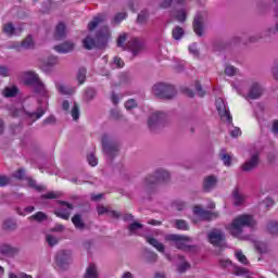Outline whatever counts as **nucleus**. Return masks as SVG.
<instances>
[{"mask_svg":"<svg viewBox=\"0 0 278 278\" xmlns=\"http://www.w3.org/2000/svg\"><path fill=\"white\" fill-rule=\"evenodd\" d=\"M151 92L153 97L162 99L163 101H170L177 97V89H175V86L166 83L154 84L151 88Z\"/></svg>","mask_w":278,"mask_h":278,"instance_id":"obj_4","label":"nucleus"},{"mask_svg":"<svg viewBox=\"0 0 278 278\" xmlns=\"http://www.w3.org/2000/svg\"><path fill=\"white\" fill-rule=\"evenodd\" d=\"M71 114H72L73 121H79V104H77V102H74Z\"/></svg>","mask_w":278,"mask_h":278,"instance_id":"obj_48","label":"nucleus"},{"mask_svg":"<svg viewBox=\"0 0 278 278\" xmlns=\"http://www.w3.org/2000/svg\"><path fill=\"white\" fill-rule=\"evenodd\" d=\"M235 255L238 262H240L241 264H244V265L249 264V260L247 258V255L242 253V251H237Z\"/></svg>","mask_w":278,"mask_h":278,"instance_id":"obj_51","label":"nucleus"},{"mask_svg":"<svg viewBox=\"0 0 278 278\" xmlns=\"http://www.w3.org/2000/svg\"><path fill=\"white\" fill-rule=\"evenodd\" d=\"M87 161L90 164V166H97L99 164V160L94 155V153H90L87 155Z\"/></svg>","mask_w":278,"mask_h":278,"instance_id":"obj_55","label":"nucleus"},{"mask_svg":"<svg viewBox=\"0 0 278 278\" xmlns=\"http://www.w3.org/2000/svg\"><path fill=\"white\" fill-rule=\"evenodd\" d=\"M26 181L28 182L29 188H33L34 190H37V192H42V190H45L43 186H38L36 184V180H34L33 178H26Z\"/></svg>","mask_w":278,"mask_h":278,"instance_id":"obj_44","label":"nucleus"},{"mask_svg":"<svg viewBox=\"0 0 278 278\" xmlns=\"http://www.w3.org/2000/svg\"><path fill=\"white\" fill-rule=\"evenodd\" d=\"M193 214L199 216L202 220H213V218H218V212L205 211L201 206H194Z\"/></svg>","mask_w":278,"mask_h":278,"instance_id":"obj_15","label":"nucleus"},{"mask_svg":"<svg viewBox=\"0 0 278 278\" xmlns=\"http://www.w3.org/2000/svg\"><path fill=\"white\" fill-rule=\"evenodd\" d=\"M141 229H144V225L141 223L134 222L128 225L129 236H138V232L141 231Z\"/></svg>","mask_w":278,"mask_h":278,"instance_id":"obj_33","label":"nucleus"},{"mask_svg":"<svg viewBox=\"0 0 278 278\" xmlns=\"http://www.w3.org/2000/svg\"><path fill=\"white\" fill-rule=\"evenodd\" d=\"M215 105H216L218 115L220 117V121H223V123H227V125H232L233 117L231 116L229 109H227V104H225V100H223V98H218L215 102Z\"/></svg>","mask_w":278,"mask_h":278,"instance_id":"obj_10","label":"nucleus"},{"mask_svg":"<svg viewBox=\"0 0 278 278\" xmlns=\"http://www.w3.org/2000/svg\"><path fill=\"white\" fill-rule=\"evenodd\" d=\"M117 47H121L124 51H131L134 58L140 55V53L144 51V43L142 41L138 38L127 36H119L117 38Z\"/></svg>","mask_w":278,"mask_h":278,"instance_id":"obj_3","label":"nucleus"},{"mask_svg":"<svg viewBox=\"0 0 278 278\" xmlns=\"http://www.w3.org/2000/svg\"><path fill=\"white\" fill-rule=\"evenodd\" d=\"M3 31H4V34H8L9 36H18V34H22L23 28L14 27V24L12 22H9L3 25Z\"/></svg>","mask_w":278,"mask_h":278,"instance_id":"obj_27","label":"nucleus"},{"mask_svg":"<svg viewBox=\"0 0 278 278\" xmlns=\"http://www.w3.org/2000/svg\"><path fill=\"white\" fill-rule=\"evenodd\" d=\"M195 92L198 97H203L205 94V90H203V86H201V81H195Z\"/></svg>","mask_w":278,"mask_h":278,"instance_id":"obj_56","label":"nucleus"},{"mask_svg":"<svg viewBox=\"0 0 278 278\" xmlns=\"http://www.w3.org/2000/svg\"><path fill=\"white\" fill-rule=\"evenodd\" d=\"M178 260L180 261V263L177 266L178 273L184 274V273H186V270H190V268H192L190 263L188 261H186L185 256L178 255Z\"/></svg>","mask_w":278,"mask_h":278,"instance_id":"obj_29","label":"nucleus"},{"mask_svg":"<svg viewBox=\"0 0 278 278\" xmlns=\"http://www.w3.org/2000/svg\"><path fill=\"white\" fill-rule=\"evenodd\" d=\"M218 186V178L214 175L205 176L202 182L203 192H212Z\"/></svg>","mask_w":278,"mask_h":278,"instance_id":"obj_17","label":"nucleus"},{"mask_svg":"<svg viewBox=\"0 0 278 278\" xmlns=\"http://www.w3.org/2000/svg\"><path fill=\"white\" fill-rule=\"evenodd\" d=\"M0 76L10 77V68H8L5 65H0Z\"/></svg>","mask_w":278,"mask_h":278,"instance_id":"obj_59","label":"nucleus"},{"mask_svg":"<svg viewBox=\"0 0 278 278\" xmlns=\"http://www.w3.org/2000/svg\"><path fill=\"white\" fill-rule=\"evenodd\" d=\"M266 231L270 233V236H278V222L269 220L266 225Z\"/></svg>","mask_w":278,"mask_h":278,"instance_id":"obj_36","label":"nucleus"},{"mask_svg":"<svg viewBox=\"0 0 278 278\" xmlns=\"http://www.w3.org/2000/svg\"><path fill=\"white\" fill-rule=\"evenodd\" d=\"M110 27L102 26L101 29L98 31L97 36H110Z\"/></svg>","mask_w":278,"mask_h":278,"instance_id":"obj_62","label":"nucleus"},{"mask_svg":"<svg viewBox=\"0 0 278 278\" xmlns=\"http://www.w3.org/2000/svg\"><path fill=\"white\" fill-rule=\"evenodd\" d=\"M264 93V87H262V85L260 83H253L248 98L249 99H260V97H262V94Z\"/></svg>","mask_w":278,"mask_h":278,"instance_id":"obj_22","label":"nucleus"},{"mask_svg":"<svg viewBox=\"0 0 278 278\" xmlns=\"http://www.w3.org/2000/svg\"><path fill=\"white\" fill-rule=\"evenodd\" d=\"M232 275H236L237 277H243V275H249V269L235 266L232 269Z\"/></svg>","mask_w":278,"mask_h":278,"instance_id":"obj_45","label":"nucleus"},{"mask_svg":"<svg viewBox=\"0 0 278 278\" xmlns=\"http://www.w3.org/2000/svg\"><path fill=\"white\" fill-rule=\"evenodd\" d=\"M105 21H108V17L105 16V14L100 13L96 15L87 25L88 31H94V29H97L99 25H103Z\"/></svg>","mask_w":278,"mask_h":278,"instance_id":"obj_20","label":"nucleus"},{"mask_svg":"<svg viewBox=\"0 0 278 278\" xmlns=\"http://www.w3.org/2000/svg\"><path fill=\"white\" fill-rule=\"evenodd\" d=\"M172 36H184V28L176 26L172 31Z\"/></svg>","mask_w":278,"mask_h":278,"instance_id":"obj_64","label":"nucleus"},{"mask_svg":"<svg viewBox=\"0 0 278 278\" xmlns=\"http://www.w3.org/2000/svg\"><path fill=\"white\" fill-rule=\"evenodd\" d=\"M3 97H7L8 99L16 97L18 94V87L13 86V87H7L2 91Z\"/></svg>","mask_w":278,"mask_h":278,"instance_id":"obj_38","label":"nucleus"},{"mask_svg":"<svg viewBox=\"0 0 278 278\" xmlns=\"http://www.w3.org/2000/svg\"><path fill=\"white\" fill-rule=\"evenodd\" d=\"M113 64L115 66V68H123V66H125V61H123V59L115 56L113 60Z\"/></svg>","mask_w":278,"mask_h":278,"instance_id":"obj_57","label":"nucleus"},{"mask_svg":"<svg viewBox=\"0 0 278 278\" xmlns=\"http://www.w3.org/2000/svg\"><path fill=\"white\" fill-rule=\"evenodd\" d=\"M102 151L106 157L114 160L118 155V141L110 135H103L101 139Z\"/></svg>","mask_w":278,"mask_h":278,"instance_id":"obj_7","label":"nucleus"},{"mask_svg":"<svg viewBox=\"0 0 278 278\" xmlns=\"http://www.w3.org/2000/svg\"><path fill=\"white\" fill-rule=\"evenodd\" d=\"M165 241L170 242L172 247H176L180 251H197V245H186V242H192V238L184 235H166Z\"/></svg>","mask_w":278,"mask_h":278,"instance_id":"obj_5","label":"nucleus"},{"mask_svg":"<svg viewBox=\"0 0 278 278\" xmlns=\"http://www.w3.org/2000/svg\"><path fill=\"white\" fill-rule=\"evenodd\" d=\"M49 216L46 215L45 212H37L34 215H31L30 217H28V220L34 222L35 223H45V220H48Z\"/></svg>","mask_w":278,"mask_h":278,"instance_id":"obj_34","label":"nucleus"},{"mask_svg":"<svg viewBox=\"0 0 278 278\" xmlns=\"http://www.w3.org/2000/svg\"><path fill=\"white\" fill-rule=\"evenodd\" d=\"M225 75H228V77H233V75H236V67L227 65L225 68Z\"/></svg>","mask_w":278,"mask_h":278,"instance_id":"obj_58","label":"nucleus"},{"mask_svg":"<svg viewBox=\"0 0 278 278\" xmlns=\"http://www.w3.org/2000/svg\"><path fill=\"white\" fill-rule=\"evenodd\" d=\"M46 241L49 244V247H55L60 242V239L53 235H47L46 236Z\"/></svg>","mask_w":278,"mask_h":278,"instance_id":"obj_49","label":"nucleus"},{"mask_svg":"<svg viewBox=\"0 0 278 278\" xmlns=\"http://www.w3.org/2000/svg\"><path fill=\"white\" fill-rule=\"evenodd\" d=\"M46 112L47 111L42 106H39L37 112H26V114L28 115V118H31L33 123H36L38 118H42V116H45Z\"/></svg>","mask_w":278,"mask_h":278,"instance_id":"obj_32","label":"nucleus"},{"mask_svg":"<svg viewBox=\"0 0 278 278\" xmlns=\"http://www.w3.org/2000/svg\"><path fill=\"white\" fill-rule=\"evenodd\" d=\"M219 159L224 162L225 166H231V155L227 153V150L222 149L219 152Z\"/></svg>","mask_w":278,"mask_h":278,"instance_id":"obj_39","label":"nucleus"},{"mask_svg":"<svg viewBox=\"0 0 278 278\" xmlns=\"http://www.w3.org/2000/svg\"><path fill=\"white\" fill-rule=\"evenodd\" d=\"M137 106H138V104L136 103V100H134V99H130V100L126 101V103H125L126 110H134V108H137Z\"/></svg>","mask_w":278,"mask_h":278,"instance_id":"obj_61","label":"nucleus"},{"mask_svg":"<svg viewBox=\"0 0 278 278\" xmlns=\"http://www.w3.org/2000/svg\"><path fill=\"white\" fill-rule=\"evenodd\" d=\"M96 98L97 89L92 87H87L84 91V101H86V103H90V101H94Z\"/></svg>","mask_w":278,"mask_h":278,"instance_id":"obj_30","label":"nucleus"},{"mask_svg":"<svg viewBox=\"0 0 278 278\" xmlns=\"http://www.w3.org/2000/svg\"><path fill=\"white\" fill-rule=\"evenodd\" d=\"M148 18H149V11L143 10V11H141V12L138 14V16H137V23H139L140 25H142V24L147 23Z\"/></svg>","mask_w":278,"mask_h":278,"instance_id":"obj_42","label":"nucleus"},{"mask_svg":"<svg viewBox=\"0 0 278 278\" xmlns=\"http://www.w3.org/2000/svg\"><path fill=\"white\" fill-rule=\"evenodd\" d=\"M166 123H168V115L162 111H156L148 117V129L153 132L164 129Z\"/></svg>","mask_w":278,"mask_h":278,"instance_id":"obj_6","label":"nucleus"},{"mask_svg":"<svg viewBox=\"0 0 278 278\" xmlns=\"http://www.w3.org/2000/svg\"><path fill=\"white\" fill-rule=\"evenodd\" d=\"M172 175L168 169L159 167L143 179V190L151 193L157 184H169Z\"/></svg>","mask_w":278,"mask_h":278,"instance_id":"obj_2","label":"nucleus"},{"mask_svg":"<svg viewBox=\"0 0 278 278\" xmlns=\"http://www.w3.org/2000/svg\"><path fill=\"white\" fill-rule=\"evenodd\" d=\"M33 92L35 94H38V97H42L43 99L49 98V91L47 90V87L45 86V83L40 79L38 83L31 86Z\"/></svg>","mask_w":278,"mask_h":278,"instance_id":"obj_21","label":"nucleus"},{"mask_svg":"<svg viewBox=\"0 0 278 278\" xmlns=\"http://www.w3.org/2000/svg\"><path fill=\"white\" fill-rule=\"evenodd\" d=\"M225 239V232L220 229L214 228L207 233V240L213 247H220Z\"/></svg>","mask_w":278,"mask_h":278,"instance_id":"obj_12","label":"nucleus"},{"mask_svg":"<svg viewBox=\"0 0 278 278\" xmlns=\"http://www.w3.org/2000/svg\"><path fill=\"white\" fill-rule=\"evenodd\" d=\"M175 225L177 229H182L184 231H188L189 229L188 223L184 219H177Z\"/></svg>","mask_w":278,"mask_h":278,"instance_id":"obj_50","label":"nucleus"},{"mask_svg":"<svg viewBox=\"0 0 278 278\" xmlns=\"http://www.w3.org/2000/svg\"><path fill=\"white\" fill-rule=\"evenodd\" d=\"M143 257L148 264H155L157 262V253L150 250L143 251Z\"/></svg>","mask_w":278,"mask_h":278,"instance_id":"obj_35","label":"nucleus"},{"mask_svg":"<svg viewBox=\"0 0 278 278\" xmlns=\"http://www.w3.org/2000/svg\"><path fill=\"white\" fill-rule=\"evenodd\" d=\"M53 49L56 51V53H73V51H75V42L67 40L55 45Z\"/></svg>","mask_w":278,"mask_h":278,"instance_id":"obj_19","label":"nucleus"},{"mask_svg":"<svg viewBox=\"0 0 278 278\" xmlns=\"http://www.w3.org/2000/svg\"><path fill=\"white\" fill-rule=\"evenodd\" d=\"M62 197V193L55 192V191H49L46 194L41 195V199H60Z\"/></svg>","mask_w":278,"mask_h":278,"instance_id":"obj_53","label":"nucleus"},{"mask_svg":"<svg viewBox=\"0 0 278 278\" xmlns=\"http://www.w3.org/2000/svg\"><path fill=\"white\" fill-rule=\"evenodd\" d=\"M127 18V13L126 12H119L116 13L112 20V25H119L121 22L125 21Z\"/></svg>","mask_w":278,"mask_h":278,"instance_id":"obj_40","label":"nucleus"},{"mask_svg":"<svg viewBox=\"0 0 278 278\" xmlns=\"http://www.w3.org/2000/svg\"><path fill=\"white\" fill-rule=\"evenodd\" d=\"M256 251L258 253H268L269 249H268V244L264 243V242H256L254 244Z\"/></svg>","mask_w":278,"mask_h":278,"instance_id":"obj_46","label":"nucleus"},{"mask_svg":"<svg viewBox=\"0 0 278 278\" xmlns=\"http://www.w3.org/2000/svg\"><path fill=\"white\" fill-rule=\"evenodd\" d=\"M8 49H14L21 53V51H31L36 49V39L31 36L25 37L21 42H14L8 47Z\"/></svg>","mask_w":278,"mask_h":278,"instance_id":"obj_11","label":"nucleus"},{"mask_svg":"<svg viewBox=\"0 0 278 278\" xmlns=\"http://www.w3.org/2000/svg\"><path fill=\"white\" fill-rule=\"evenodd\" d=\"M54 262L61 270H66L68 265L73 262V251L59 250L54 256Z\"/></svg>","mask_w":278,"mask_h":278,"instance_id":"obj_9","label":"nucleus"},{"mask_svg":"<svg viewBox=\"0 0 278 278\" xmlns=\"http://www.w3.org/2000/svg\"><path fill=\"white\" fill-rule=\"evenodd\" d=\"M271 75L276 81H278V61L271 67Z\"/></svg>","mask_w":278,"mask_h":278,"instance_id":"obj_63","label":"nucleus"},{"mask_svg":"<svg viewBox=\"0 0 278 278\" xmlns=\"http://www.w3.org/2000/svg\"><path fill=\"white\" fill-rule=\"evenodd\" d=\"M40 81V76L36 74L35 72H26L24 76V83L26 86H35Z\"/></svg>","mask_w":278,"mask_h":278,"instance_id":"obj_25","label":"nucleus"},{"mask_svg":"<svg viewBox=\"0 0 278 278\" xmlns=\"http://www.w3.org/2000/svg\"><path fill=\"white\" fill-rule=\"evenodd\" d=\"M205 17L201 12H198L193 18V31L197 36H203V30L205 29V25L203 24Z\"/></svg>","mask_w":278,"mask_h":278,"instance_id":"obj_16","label":"nucleus"},{"mask_svg":"<svg viewBox=\"0 0 278 278\" xmlns=\"http://www.w3.org/2000/svg\"><path fill=\"white\" fill-rule=\"evenodd\" d=\"M1 229L5 233H12L18 229V222L12 217L5 218L1 224Z\"/></svg>","mask_w":278,"mask_h":278,"instance_id":"obj_18","label":"nucleus"},{"mask_svg":"<svg viewBox=\"0 0 278 278\" xmlns=\"http://www.w3.org/2000/svg\"><path fill=\"white\" fill-rule=\"evenodd\" d=\"M232 201L236 207H240V205H244V201H247V195L241 192V190L237 187L232 190Z\"/></svg>","mask_w":278,"mask_h":278,"instance_id":"obj_23","label":"nucleus"},{"mask_svg":"<svg viewBox=\"0 0 278 278\" xmlns=\"http://www.w3.org/2000/svg\"><path fill=\"white\" fill-rule=\"evenodd\" d=\"M146 240L148 244H151V247L156 249V251H159L160 253H164V251H166V247H164L163 243L160 242L157 239L153 237H146Z\"/></svg>","mask_w":278,"mask_h":278,"instance_id":"obj_28","label":"nucleus"},{"mask_svg":"<svg viewBox=\"0 0 278 278\" xmlns=\"http://www.w3.org/2000/svg\"><path fill=\"white\" fill-rule=\"evenodd\" d=\"M72 223L76 229H79L80 231H84L86 229V223H84V219H81V215L76 214L72 217Z\"/></svg>","mask_w":278,"mask_h":278,"instance_id":"obj_31","label":"nucleus"},{"mask_svg":"<svg viewBox=\"0 0 278 278\" xmlns=\"http://www.w3.org/2000/svg\"><path fill=\"white\" fill-rule=\"evenodd\" d=\"M186 18H187L186 10L181 9L176 12V20L179 23H186Z\"/></svg>","mask_w":278,"mask_h":278,"instance_id":"obj_52","label":"nucleus"},{"mask_svg":"<svg viewBox=\"0 0 278 278\" xmlns=\"http://www.w3.org/2000/svg\"><path fill=\"white\" fill-rule=\"evenodd\" d=\"M13 177H14L15 179H20V180L25 179V169H17V170L13 174Z\"/></svg>","mask_w":278,"mask_h":278,"instance_id":"obj_60","label":"nucleus"},{"mask_svg":"<svg viewBox=\"0 0 278 278\" xmlns=\"http://www.w3.org/2000/svg\"><path fill=\"white\" fill-rule=\"evenodd\" d=\"M59 204L63 207L67 208H58L54 211L55 216L59 218H63V220H68L71 218V211L73 210V204L66 202V201H59Z\"/></svg>","mask_w":278,"mask_h":278,"instance_id":"obj_14","label":"nucleus"},{"mask_svg":"<svg viewBox=\"0 0 278 278\" xmlns=\"http://www.w3.org/2000/svg\"><path fill=\"white\" fill-rule=\"evenodd\" d=\"M255 227V219L251 215H239L232 219L231 224L227 227L230 236L239 240H247L244 236V228Z\"/></svg>","mask_w":278,"mask_h":278,"instance_id":"obj_1","label":"nucleus"},{"mask_svg":"<svg viewBox=\"0 0 278 278\" xmlns=\"http://www.w3.org/2000/svg\"><path fill=\"white\" fill-rule=\"evenodd\" d=\"M12 184V179L5 175H0V188H5V186H10Z\"/></svg>","mask_w":278,"mask_h":278,"instance_id":"obj_54","label":"nucleus"},{"mask_svg":"<svg viewBox=\"0 0 278 278\" xmlns=\"http://www.w3.org/2000/svg\"><path fill=\"white\" fill-rule=\"evenodd\" d=\"M56 36H66V24L64 22H60L55 27Z\"/></svg>","mask_w":278,"mask_h":278,"instance_id":"obj_43","label":"nucleus"},{"mask_svg":"<svg viewBox=\"0 0 278 278\" xmlns=\"http://www.w3.org/2000/svg\"><path fill=\"white\" fill-rule=\"evenodd\" d=\"M257 166H260V154L254 153L244 164L241 165V170H243V173H251V170H255Z\"/></svg>","mask_w":278,"mask_h":278,"instance_id":"obj_13","label":"nucleus"},{"mask_svg":"<svg viewBox=\"0 0 278 278\" xmlns=\"http://www.w3.org/2000/svg\"><path fill=\"white\" fill-rule=\"evenodd\" d=\"M84 278H99V271L97 270L96 264H90L87 267Z\"/></svg>","mask_w":278,"mask_h":278,"instance_id":"obj_37","label":"nucleus"},{"mask_svg":"<svg viewBox=\"0 0 278 278\" xmlns=\"http://www.w3.org/2000/svg\"><path fill=\"white\" fill-rule=\"evenodd\" d=\"M20 251L18 248H14L10 244L0 245V253L1 255H5V257H14V255H18Z\"/></svg>","mask_w":278,"mask_h":278,"instance_id":"obj_24","label":"nucleus"},{"mask_svg":"<svg viewBox=\"0 0 278 278\" xmlns=\"http://www.w3.org/2000/svg\"><path fill=\"white\" fill-rule=\"evenodd\" d=\"M55 88L59 90V92H61V94H73L74 92L73 89H68L66 86H64L61 83H56Z\"/></svg>","mask_w":278,"mask_h":278,"instance_id":"obj_41","label":"nucleus"},{"mask_svg":"<svg viewBox=\"0 0 278 278\" xmlns=\"http://www.w3.org/2000/svg\"><path fill=\"white\" fill-rule=\"evenodd\" d=\"M88 73V71L86 70V67H81L79 68L78 73H77V80L79 84H84V81H86V74Z\"/></svg>","mask_w":278,"mask_h":278,"instance_id":"obj_47","label":"nucleus"},{"mask_svg":"<svg viewBox=\"0 0 278 278\" xmlns=\"http://www.w3.org/2000/svg\"><path fill=\"white\" fill-rule=\"evenodd\" d=\"M108 45V39L103 36H87L83 39V47L87 51L92 49H103Z\"/></svg>","mask_w":278,"mask_h":278,"instance_id":"obj_8","label":"nucleus"},{"mask_svg":"<svg viewBox=\"0 0 278 278\" xmlns=\"http://www.w3.org/2000/svg\"><path fill=\"white\" fill-rule=\"evenodd\" d=\"M262 40V37H251V36H241V37H235L233 41L237 45H251L253 42H260Z\"/></svg>","mask_w":278,"mask_h":278,"instance_id":"obj_26","label":"nucleus"}]
</instances>
